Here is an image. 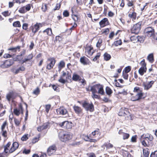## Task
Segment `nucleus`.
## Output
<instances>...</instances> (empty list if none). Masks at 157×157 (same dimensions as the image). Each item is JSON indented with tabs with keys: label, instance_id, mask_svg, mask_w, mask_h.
Segmentation results:
<instances>
[{
	"label": "nucleus",
	"instance_id": "nucleus-41",
	"mask_svg": "<svg viewBox=\"0 0 157 157\" xmlns=\"http://www.w3.org/2000/svg\"><path fill=\"white\" fill-rule=\"evenodd\" d=\"M1 133L2 136L4 138L6 139L7 138L8 133L7 131L6 130H1Z\"/></svg>",
	"mask_w": 157,
	"mask_h": 157
},
{
	"label": "nucleus",
	"instance_id": "nucleus-35",
	"mask_svg": "<svg viewBox=\"0 0 157 157\" xmlns=\"http://www.w3.org/2000/svg\"><path fill=\"white\" fill-rule=\"evenodd\" d=\"M147 59L149 62L152 63L154 61V55L153 53L149 54L147 57Z\"/></svg>",
	"mask_w": 157,
	"mask_h": 157
},
{
	"label": "nucleus",
	"instance_id": "nucleus-59",
	"mask_svg": "<svg viewBox=\"0 0 157 157\" xmlns=\"http://www.w3.org/2000/svg\"><path fill=\"white\" fill-rule=\"evenodd\" d=\"M40 93V90L38 87H37L33 92V94L36 95H38Z\"/></svg>",
	"mask_w": 157,
	"mask_h": 157
},
{
	"label": "nucleus",
	"instance_id": "nucleus-64",
	"mask_svg": "<svg viewBox=\"0 0 157 157\" xmlns=\"http://www.w3.org/2000/svg\"><path fill=\"white\" fill-rule=\"evenodd\" d=\"M123 155L124 156H126L127 157H133L129 152L127 151H125V152L124 153Z\"/></svg>",
	"mask_w": 157,
	"mask_h": 157
},
{
	"label": "nucleus",
	"instance_id": "nucleus-8",
	"mask_svg": "<svg viewBox=\"0 0 157 157\" xmlns=\"http://www.w3.org/2000/svg\"><path fill=\"white\" fill-rule=\"evenodd\" d=\"M141 24V22L139 21L134 25L131 29V33L135 34L138 33L140 30Z\"/></svg>",
	"mask_w": 157,
	"mask_h": 157
},
{
	"label": "nucleus",
	"instance_id": "nucleus-4",
	"mask_svg": "<svg viewBox=\"0 0 157 157\" xmlns=\"http://www.w3.org/2000/svg\"><path fill=\"white\" fill-rule=\"evenodd\" d=\"M118 115L120 116L124 117L125 120H132V116L130 113L127 108H122L120 109L118 113Z\"/></svg>",
	"mask_w": 157,
	"mask_h": 157
},
{
	"label": "nucleus",
	"instance_id": "nucleus-26",
	"mask_svg": "<svg viewBox=\"0 0 157 157\" xmlns=\"http://www.w3.org/2000/svg\"><path fill=\"white\" fill-rule=\"evenodd\" d=\"M71 17L72 19L74 21V23H76V22L79 21L80 18V16L78 15L72 13L71 15Z\"/></svg>",
	"mask_w": 157,
	"mask_h": 157
},
{
	"label": "nucleus",
	"instance_id": "nucleus-19",
	"mask_svg": "<svg viewBox=\"0 0 157 157\" xmlns=\"http://www.w3.org/2000/svg\"><path fill=\"white\" fill-rule=\"evenodd\" d=\"M100 26L101 27H104L109 25L110 23L107 18L105 17L101 20L99 22Z\"/></svg>",
	"mask_w": 157,
	"mask_h": 157
},
{
	"label": "nucleus",
	"instance_id": "nucleus-27",
	"mask_svg": "<svg viewBox=\"0 0 157 157\" xmlns=\"http://www.w3.org/2000/svg\"><path fill=\"white\" fill-rule=\"evenodd\" d=\"M101 85L99 84H95L91 87L90 90L91 92H97V90H98Z\"/></svg>",
	"mask_w": 157,
	"mask_h": 157
},
{
	"label": "nucleus",
	"instance_id": "nucleus-57",
	"mask_svg": "<svg viewBox=\"0 0 157 157\" xmlns=\"http://www.w3.org/2000/svg\"><path fill=\"white\" fill-rule=\"evenodd\" d=\"M82 144L81 141L75 142L70 144V145L73 147H77Z\"/></svg>",
	"mask_w": 157,
	"mask_h": 157
},
{
	"label": "nucleus",
	"instance_id": "nucleus-62",
	"mask_svg": "<svg viewBox=\"0 0 157 157\" xmlns=\"http://www.w3.org/2000/svg\"><path fill=\"white\" fill-rule=\"evenodd\" d=\"M51 105L50 104H48L45 105V111L47 113H48L49 111L51 108Z\"/></svg>",
	"mask_w": 157,
	"mask_h": 157
},
{
	"label": "nucleus",
	"instance_id": "nucleus-49",
	"mask_svg": "<svg viewBox=\"0 0 157 157\" xmlns=\"http://www.w3.org/2000/svg\"><path fill=\"white\" fill-rule=\"evenodd\" d=\"M140 64L141 66L140 67L147 68V64L145 62V60L144 59H143V60L140 62Z\"/></svg>",
	"mask_w": 157,
	"mask_h": 157
},
{
	"label": "nucleus",
	"instance_id": "nucleus-33",
	"mask_svg": "<svg viewBox=\"0 0 157 157\" xmlns=\"http://www.w3.org/2000/svg\"><path fill=\"white\" fill-rule=\"evenodd\" d=\"M147 70V68L140 67L138 70V72L142 76L146 72Z\"/></svg>",
	"mask_w": 157,
	"mask_h": 157
},
{
	"label": "nucleus",
	"instance_id": "nucleus-44",
	"mask_svg": "<svg viewBox=\"0 0 157 157\" xmlns=\"http://www.w3.org/2000/svg\"><path fill=\"white\" fill-rule=\"evenodd\" d=\"M105 91L107 94L109 96L110 95L113 93L112 90L111 88L108 86H107L106 87Z\"/></svg>",
	"mask_w": 157,
	"mask_h": 157
},
{
	"label": "nucleus",
	"instance_id": "nucleus-61",
	"mask_svg": "<svg viewBox=\"0 0 157 157\" xmlns=\"http://www.w3.org/2000/svg\"><path fill=\"white\" fill-rule=\"evenodd\" d=\"M127 5L128 7H131L134 6V3L133 1L132 0L131 1L129 0H127Z\"/></svg>",
	"mask_w": 157,
	"mask_h": 157
},
{
	"label": "nucleus",
	"instance_id": "nucleus-42",
	"mask_svg": "<svg viewBox=\"0 0 157 157\" xmlns=\"http://www.w3.org/2000/svg\"><path fill=\"white\" fill-rule=\"evenodd\" d=\"M97 92L99 94H100L101 95H103L105 93L103 90V85H101Z\"/></svg>",
	"mask_w": 157,
	"mask_h": 157
},
{
	"label": "nucleus",
	"instance_id": "nucleus-51",
	"mask_svg": "<svg viewBox=\"0 0 157 157\" xmlns=\"http://www.w3.org/2000/svg\"><path fill=\"white\" fill-rule=\"evenodd\" d=\"M21 48L20 46H17L14 48H10L8 49L9 50H10L12 52H16L17 51V49H20Z\"/></svg>",
	"mask_w": 157,
	"mask_h": 157
},
{
	"label": "nucleus",
	"instance_id": "nucleus-29",
	"mask_svg": "<svg viewBox=\"0 0 157 157\" xmlns=\"http://www.w3.org/2000/svg\"><path fill=\"white\" fill-rule=\"evenodd\" d=\"M72 79L75 82L79 81L81 80V77L80 76L75 73H74L72 76Z\"/></svg>",
	"mask_w": 157,
	"mask_h": 157
},
{
	"label": "nucleus",
	"instance_id": "nucleus-23",
	"mask_svg": "<svg viewBox=\"0 0 157 157\" xmlns=\"http://www.w3.org/2000/svg\"><path fill=\"white\" fill-rule=\"evenodd\" d=\"M56 112L58 114L65 115L67 113V110L63 107H60L56 109Z\"/></svg>",
	"mask_w": 157,
	"mask_h": 157
},
{
	"label": "nucleus",
	"instance_id": "nucleus-48",
	"mask_svg": "<svg viewBox=\"0 0 157 157\" xmlns=\"http://www.w3.org/2000/svg\"><path fill=\"white\" fill-rule=\"evenodd\" d=\"M131 69L132 67L131 66H128L125 67L123 69V71L128 73L131 71Z\"/></svg>",
	"mask_w": 157,
	"mask_h": 157
},
{
	"label": "nucleus",
	"instance_id": "nucleus-36",
	"mask_svg": "<svg viewBox=\"0 0 157 157\" xmlns=\"http://www.w3.org/2000/svg\"><path fill=\"white\" fill-rule=\"evenodd\" d=\"M103 56L104 59L106 61L109 60L111 57V55L106 52L104 54Z\"/></svg>",
	"mask_w": 157,
	"mask_h": 157
},
{
	"label": "nucleus",
	"instance_id": "nucleus-45",
	"mask_svg": "<svg viewBox=\"0 0 157 157\" xmlns=\"http://www.w3.org/2000/svg\"><path fill=\"white\" fill-rule=\"evenodd\" d=\"M48 6L46 4L43 3L42 4L41 9L43 12H46L48 10Z\"/></svg>",
	"mask_w": 157,
	"mask_h": 157
},
{
	"label": "nucleus",
	"instance_id": "nucleus-56",
	"mask_svg": "<svg viewBox=\"0 0 157 157\" xmlns=\"http://www.w3.org/2000/svg\"><path fill=\"white\" fill-rule=\"evenodd\" d=\"M14 120L15 124L16 126H18L20 125L21 124V121H20L15 117L14 118Z\"/></svg>",
	"mask_w": 157,
	"mask_h": 157
},
{
	"label": "nucleus",
	"instance_id": "nucleus-17",
	"mask_svg": "<svg viewBox=\"0 0 157 157\" xmlns=\"http://www.w3.org/2000/svg\"><path fill=\"white\" fill-rule=\"evenodd\" d=\"M57 149V147L55 144H53L49 146L47 150L48 155L51 156L56 151Z\"/></svg>",
	"mask_w": 157,
	"mask_h": 157
},
{
	"label": "nucleus",
	"instance_id": "nucleus-43",
	"mask_svg": "<svg viewBox=\"0 0 157 157\" xmlns=\"http://www.w3.org/2000/svg\"><path fill=\"white\" fill-rule=\"evenodd\" d=\"M103 146L106 147V149H109L113 147V145L110 143H105L103 144Z\"/></svg>",
	"mask_w": 157,
	"mask_h": 157
},
{
	"label": "nucleus",
	"instance_id": "nucleus-54",
	"mask_svg": "<svg viewBox=\"0 0 157 157\" xmlns=\"http://www.w3.org/2000/svg\"><path fill=\"white\" fill-rule=\"evenodd\" d=\"M101 55V53L100 52H98L97 53V55L95 56L92 60L93 61L95 62L98 59H99Z\"/></svg>",
	"mask_w": 157,
	"mask_h": 157
},
{
	"label": "nucleus",
	"instance_id": "nucleus-25",
	"mask_svg": "<svg viewBox=\"0 0 157 157\" xmlns=\"http://www.w3.org/2000/svg\"><path fill=\"white\" fill-rule=\"evenodd\" d=\"M65 63L63 60H61L58 64V71L60 72L61 70L65 67Z\"/></svg>",
	"mask_w": 157,
	"mask_h": 157
},
{
	"label": "nucleus",
	"instance_id": "nucleus-60",
	"mask_svg": "<svg viewBox=\"0 0 157 157\" xmlns=\"http://www.w3.org/2000/svg\"><path fill=\"white\" fill-rule=\"evenodd\" d=\"M137 138L138 136L136 135L132 136L131 138V142L133 143L136 142Z\"/></svg>",
	"mask_w": 157,
	"mask_h": 157
},
{
	"label": "nucleus",
	"instance_id": "nucleus-47",
	"mask_svg": "<svg viewBox=\"0 0 157 157\" xmlns=\"http://www.w3.org/2000/svg\"><path fill=\"white\" fill-rule=\"evenodd\" d=\"M122 44V42L121 39L116 41L114 42L113 45L115 46H117L119 45H121Z\"/></svg>",
	"mask_w": 157,
	"mask_h": 157
},
{
	"label": "nucleus",
	"instance_id": "nucleus-10",
	"mask_svg": "<svg viewBox=\"0 0 157 157\" xmlns=\"http://www.w3.org/2000/svg\"><path fill=\"white\" fill-rule=\"evenodd\" d=\"M72 124L71 122H69L67 121H65L58 124V125L60 127L67 129H71L72 128Z\"/></svg>",
	"mask_w": 157,
	"mask_h": 157
},
{
	"label": "nucleus",
	"instance_id": "nucleus-21",
	"mask_svg": "<svg viewBox=\"0 0 157 157\" xmlns=\"http://www.w3.org/2000/svg\"><path fill=\"white\" fill-rule=\"evenodd\" d=\"M50 123L49 122L44 123L42 126H40L37 128L38 131L41 132L42 130L47 129L50 127Z\"/></svg>",
	"mask_w": 157,
	"mask_h": 157
},
{
	"label": "nucleus",
	"instance_id": "nucleus-1",
	"mask_svg": "<svg viewBox=\"0 0 157 157\" xmlns=\"http://www.w3.org/2000/svg\"><path fill=\"white\" fill-rule=\"evenodd\" d=\"M19 144L17 142H14L12 144L10 141L3 146L4 151L0 153V157H6L15 151L18 148Z\"/></svg>",
	"mask_w": 157,
	"mask_h": 157
},
{
	"label": "nucleus",
	"instance_id": "nucleus-39",
	"mask_svg": "<svg viewBox=\"0 0 157 157\" xmlns=\"http://www.w3.org/2000/svg\"><path fill=\"white\" fill-rule=\"evenodd\" d=\"M8 123L6 120L4 121L1 126V130H5V128L6 127L8 128Z\"/></svg>",
	"mask_w": 157,
	"mask_h": 157
},
{
	"label": "nucleus",
	"instance_id": "nucleus-50",
	"mask_svg": "<svg viewBox=\"0 0 157 157\" xmlns=\"http://www.w3.org/2000/svg\"><path fill=\"white\" fill-rule=\"evenodd\" d=\"M62 37L63 36L61 35L56 36L55 39V41L57 42L58 41L59 42L62 40Z\"/></svg>",
	"mask_w": 157,
	"mask_h": 157
},
{
	"label": "nucleus",
	"instance_id": "nucleus-13",
	"mask_svg": "<svg viewBox=\"0 0 157 157\" xmlns=\"http://www.w3.org/2000/svg\"><path fill=\"white\" fill-rule=\"evenodd\" d=\"M13 63V59H7L3 62L0 65V67L2 68H8L12 65Z\"/></svg>",
	"mask_w": 157,
	"mask_h": 157
},
{
	"label": "nucleus",
	"instance_id": "nucleus-55",
	"mask_svg": "<svg viewBox=\"0 0 157 157\" xmlns=\"http://www.w3.org/2000/svg\"><path fill=\"white\" fill-rule=\"evenodd\" d=\"M128 73L125 72L124 71H122V76L124 79L127 80L128 79Z\"/></svg>",
	"mask_w": 157,
	"mask_h": 157
},
{
	"label": "nucleus",
	"instance_id": "nucleus-20",
	"mask_svg": "<svg viewBox=\"0 0 157 157\" xmlns=\"http://www.w3.org/2000/svg\"><path fill=\"white\" fill-rule=\"evenodd\" d=\"M144 95V93H138L135 96H132L131 98L132 101H135L141 99Z\"/></svg>",
	"mask_w": 157,
	"mask_h": 157
},
{
	"label": "nucleus",
	"instance_id": "nucleus-11",
	"mask_svg": "<svg viewBox=\"0 0 157 157\" xmlns=\"http://www.w3.org/2000/svg\"><path fill=\"white\" fill-rule=\"evenodd\" d=\"M82 106L86 110L90 112H93L94 110V105L92 103L90 104L86 101H84L82 104Z\"/></svg>",
	"mask_w": 157,
	"mask_h": 157
},
{
	"label": "nucleus",
	"instance_id": "nucleus-6",
	"mask_svg": "<svg viewBox=\"0 0 157 157\" xmlns=\"http://www.w3.org/2000/svg\"><path fill=\"white\" fill-rule=\"evenodd\" d=\"M85 48V55L88 57L91 56L94 52L93 47L91 44H87Z\"/></svg>",
	"mask_w": 157,
	"mask_h": 157
},
{
	"label": "nucleus",
	"instance_id": "nucleus-2",
	"mask_svg": "<svg viewBox=\"0 0 157 157\" xmlns=\"http://www.w3.org/2000/svg\"><path fill=\"white\" fill-rule=\"evenodd\" d=\"M154 139L152 135L149 133L143 134L141 136L140 141L144 147H148L149 142L152 141Z\"/></svg>",
	"mask_w": 157,
	"mask_h": 157
},
{
	"label": "nucleus",
	"instance_id": "nucleus-52",
	"mask_svg": "<svg viewBox=\"0 0 157 157\" xmlns=\"http://www.w3.org/2000/svg\"><path fill=\"white\" fill-rule=\"evenodd\" d=\"M28 136L29 135L28 134L24 135L21 137V140L23 141H27L29 139Z\"/></svg>",
	"mask_w": 157,
	"mask_h": 157
},
{
	"label": "nucleus",
	"instance_id": "nucleus-5",
	"mask_svg": "<svg viewBox=\"0 0 157 157\" xmlns=\"http://www.w3.org/2000/svg\"><path fill=\"white\" fill-rule=\"evenodd\" d=\"M56 61L55 58L54 57H50L48 58L46 61V69L49 70L52 69L56 63Z\"/></svg>",
	"mask_w": 157,
	"mask_h": 157
},
{
	"label": "nucleus",
	"instance_id": "nucleus-63",
	"mask_svg": "<svg viewBox=\"0 0 157 157\" xmlns=\"http://www.w3.org/2000/svg\"><path fill=\"white\" fill-rule=\"evenodd\" d=\"M63 14V16L65 17H69L70 15L69 13L67 10H64Z\"/></svg>",
	"mask_w": 157,
	"mask_h": 157
},
{
	"label": "nucleus",
	"instance_id": "nucleus-34",
	"mask_svg": "<svg viewBox=\"0 0 157 157\" xmlns=\"http://www.w3.org/2000/svg\"><path fill=\"white\" fill-rule=\"evenodd\" d=\"M133 92L134 93H144L143 92V90L142 89H140V87L138 86H136L134 87L133 90Z\"/></svg>",
	"mask_w": 157,
	"mask_h": 157
},
{
	"label": "nucleus",
	"instance_id": "nucleus-30",
	"mask_svg": "<svg viewBox=\"0 0 157 157\" xmlns=\"http://www.w3.org/2000/svg\"><path fill=\"white\" fill-rule=\"evenodd\" d=\"M143 157H148L149 154V151L148 148H143Z\"/></svg>",
	"mask_w": 157,
	"mask_h": 157
},
{
	"label": "nucleus",
	"instance_id": "nucleus-38",
	"mask_svg": "<svg viewBox=\"0 0 157 157\" xmlns=\"http://www.w3.org/2000/svg\"><path fill=\"white\" fill-rule=\"evenodd\" d=\"M61 2H59V3H57L56 4V6L55 7L52 9V10L53 12H55L56 10H59L61 6Z\"/></svg>",
	"mask_w": 157,
	"mask_h": 157
},
{
	"label": "nucleus",
	"instance_id": "nucleus-9",
	"mask_svg": "<svg viewBox=\"0 0 157 157\" xmlns=\"http://www.w3.org/2000/svg\"><path fill=\"white\" fill-rule=\"evenodd\" d=\"M42 26V25L41 23H36L34 25H31L30 29L31 30L33 36H34L36 33L40 29V27Z\"/></svg>",
	"mask_w": 157,
	"mask_h": 157
},
{
	"label": "nucleus",
	"instance_id": "nucleus-14",
	"mask_svg": "<svg viewBox=\"0 0 157 157\" xmlns=\"http://www.w3.org/2000/svg\"><path fill=\"white\" fill-rule=\"evenodd\" d=\"M17 94L13 90L11 91L6 95V98L8 101L10 102L11 99L14 100L17 96Z\"/></svg>",
	"mask_w": 157,
	"mask_h": 157
},
{
	"label": "nucleus",
	"instance_id": "nucleus-53",
	"mask_svg": "<svg viewBox=\"0 0 157 157\" xmlns=\"http://www.w3.org/2000/svg\"><path fill=\"white\" fill-rule=\"evenodd\" d=\"M13 26L14 27H20L21 25L19 21H17L14 22L13 24Z\"/></svg>",
	"mask_w": 157,
	"mask_h": 157
},
{
	"label": "nucleus",
	"instance_id": "nucleus-32",
	"mask_svg": "<svg viewBox=\"0 0 157 157\" xmlns=\"http://www.w3.org/2000/svg\"><path fill=\"white\" fill-rule=\"evenodd\" d=\"M121 31L120 30H118L115 33L113 31L111 32L109 34V37L110 39H112L115 35H117L119 32H121Z\"/></svg>",
	"mask_w": 157,
	"mask_h": 157
},
{
	"label": "nucleus",
	"instance_id": "nucleus-3",
	"mask_svg": "<svg viewBox=\"0 0 157 157\" xmlns=\"http://www.w3.org/2000/svg\"><path fill=\"white\" fill-rule=\"evenodd\" d=\"M59 140L62 142L66 143L72 139V136L70 132L66 131L61 132L59 134Z\"/></svg>",
	"mask_w": 157,
	"mask_h": 157
},
{
	"label": "nucleus",
	"instance_id": "nucleus-24",
	"mask_svg": "<svg viewBox=\"0 0 157 157\" xmlns=\"http://www.w3.org/2000/svg\"><path fill=\"white\" fill-rule=\"evenodd\" d=\"M137 16V13L135 12V9H133L132 12H129L128 14V17L132 19V20L134 22L136 19Z\"/></svg>",
	"mask_w": 157,
	"mask_h": 157
},
{
	"label": "nucleus",
	"instance_id": "nucleus-22",
	"mask_svg": "<svg viewBox=\"0 0 157 157\" xmlns=\"http://www.w3.org/2000/svg\"><path fill=\"white\" fill-rule=\"evenodd\" d=\"M80 61L84 65H89L91 63L89 59L85 56L81 57L80 58Z\"/></svg>",
	"mask_w": 157,
	"mask_h": 157
},
{
	"label": "nucleus",
	"instance_id": "nucleus-15",
	"mask_svg": "<svg viewBox=\"0 0 157 157\" xmlns=\"http://www.w3.org/2000/svg\"><path fill=\"white\" fill-rule=\"evenodd\" d=\"M155 82V81L153 80L150 82H144L143 83V86L144 87V89L145 90H148L150 89L151 88Z\"/></svg>",
	"mask_w": 157,
	"mask_h": 157
},
{
	"label": "nucleus",
	"instance_id": "nucleus-18",
	"mask_svg": "<svg viewBox=\"0 0 157 157\" xmlns=\"http://www.w3.org/2000/svg\"><path fill=\"white\" fill-rule=\"evenodd\" d=\"M73 108L75 113L78 116L83 114V109L81 107L75 105L73 107Z\"/></svg>",
	"mask_w": 157,
	"mask_h": 157
},
{
	"label": "nucleus",
	"instance_id": "nucleus-16",
	"mask_svg": "<svg viewBox=\"0 0 157 157\" xmlns=\"http://www.w3.org/2000/svg\"><path fill=\"white\" fill-rule=\"evenodd\" d=\"M101 133L99 128H96L95 130L93 132L91 133L92 137L98 140L101 138Z\"/></svg>",
	"mask_w": 157,
	"mask_h": 157
},
{
	"label": "nucleus",
	"instance_id": "nucleus-58",
	"mask_svg": "<svg viewBox=\"0 0 157 157\" xmlns=\"http://www.w3.org/2000/svg\"><path fill=\"white\" fill-rule=\"evenodd\" d=\"M31 6H32V5L30 4H28L25 6H23L25 7V9L26 12L30 10Z\"/></svg>",
	"mask_w": 157,
	"mask_h": 157
},
{
	"label": "nucleus",
	"instance_id": "nucleus-46",
	"mask_svg": "<svg viewBox=\"0 0 157 157\" xmlns=\"http://www.w3.org/2000/svg\"><path fill=\"white\" fill-rule=\"evenodd\" d=\"M102 40L101 38H99L98 40V42L97 43L96 46L98 48H100V47L102 45Z\"/></svg>",
	"mask_w": 157,
	"mask_h": 157
},
{
	"label": "nucleus",
	"instance_id": "nucleus-37",
	"mask_svg": "<svg viewBox=\"0 0 157 157\" xmlns=\"http://www.w3.org/2000/svg\"><path fill=\"white\" fill-rule=\"evenodd\" d=\"M49 87L52 86L53 89L57 92H59L60 91L59 88L58 86L54 84H50L49 86Z\"/></svg>",
	"mask_w": 157,
	"mask_h": 157
},
{
	"label": "nucleus",
	"instance_id": "nucleus-40",
	"mask_svg": "<svg viewBox=\"0 0 157 157\" xmlns=\"http://www.w3.org/2000/svg\"><path fill=\"white\" fill-rule=\"evenodd\" d=\"M104 10L103 14L105 16L107 15V12L108 10H109V8L105 4H104L103 5Z\"/></svg>",
	"mask_w": 157,
	"mask_h": 157
},
{
	"label": "nucleus",
	"instance_id": "nucleus-7",
	"mask_svg": "<svg viewBox=\"0 0 157 157\" xmlns=\"http://www.w3.org/2000/svg\"><path fill=\"white\" fill-rule=\"evenodd\" d=\"M13 113L17 116H18L21 114L23 115L24 114V108L22 104L19 103L18 105V107H16L14 108Z\"/></svg>",
	"mask_w": 157,
	"mask_h": 157
},
{
	"label": "nucleus",
	"instance_id": "nucleus-28",
	"mask_svg": "<svg viewBox=\"0 0 157 157\" xmlns=\"http://www.w3.org/2000/svg\"><path fill=\"white\" fill-rule=\"evenodd\" d=\"M43 33H45L47 35L49 36H51L53 34L52 29L50 28H47L43 31Z\"/></svg>",
	"mask_w": 157,
	"mask_h": 157
},
{
	"label": "nucleus",
	"instance_id": "nucleus-31",
	"mask_svg": "<svg viewBox=\"0 0 157 157\" xmlns=\"http://www.w3.org/2000/svg\"><path fill=\"white\" fill-rule=\"evenodd\" d=\"M33 56L32 54L31 53L26 58H25L22 60V63L23 64L26 62L31 60L33 59Z\"/></svg>",
	"mask_w": 157,
	"mask_h": 157
},
{
	"label": "nucleus",
	"instance_id": "nucleus-12",
	"mask_svg": "<svg viewBox=\"0 0 157 157\" xmlns=\"http://www.w3.org/2000/svg\"><path fill=\"white\" fill-rule=\"evenodd\" d=\"M144 32L145 36L150 37L153 36L155 33V31L153 28L148 27L145 29Z\"/></svg>",
	"mask_w": 157,
	"mask_h": 157
}]
</instances>
